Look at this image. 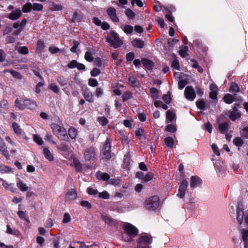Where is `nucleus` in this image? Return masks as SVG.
I'll return each mask as SVG.
<instances>
[{
  "label": "nucleus",
  "mask_w": 248,
  "mask_h": 248,
  "mask_svg": "<svg viewBox=\"0 0 248 248\" xmlns=\"http://www.w3.org/2000/svg\"><path fill=\"white\" fill-rule=\"evenodd\" d=\"M51 128L53 134L59 139L65 141L68 140L69 138L65 128L56 124H51Z\"/></svg>",
  "instance_id": "nucleus-1"
},
{
  "label": "nucleus",
  "mask_w": 248,
  "mask_h": 248,
  "mask_svg": "<svg viewBox=\"0 0 248 248\" xmlns=\"http://www.w3.org/2000/svg\"><path fill=\"white\" fill-rule=\"evenodd\" d=\"M145 204L148 210H155L160 206V199L157 196H152L145 201Z\"/></svg>",
  "instance_id": "nucleus-2"
},
{
  "label": "nucleus",
  "mask_w": 248,
  "mask_h": 248,
  "mask_svg": "<svg viewBox=\"0 0 248 248\" xmlns=\"http://www.w3.org/2000/svg\"><path fill=\"white\" fill-rule=\"evenodd\" d=\"M152 242L151 235L145 234L139 239L137 248H150L149 246Z\"/></svg>",
  "instance_id": "nucleus-3"
},
{
  "label": "nucleus",
  "mask_w": 248,
  "mask_h": 248,
  "mask_svg": "<svg viewBox=\"0 0 248 248\" xmlns=\"http://www.w3.org/2000/svg\"><path fill=\"white\" fill-rule=\"evenodd\" d=\"M110 34L112 39L108 38L107 42L110 43L111 46L115 48L120 47L123 44V42L121 40L118 34L113 31H110Z\"/></svg>",
  "instance_id": "nucleus-4"
},
{
  "label": "nucleus",
  "mask_w": 248,
  "mask_h": 248,
  "mask_svg": "<svg viewBox=\"0 0 248 248\" xmlns=\"http://www.w3.org/2000/svg\"><path fill=\"white\" fill-rule=\"evenodd\" d=\"M84 157L86 161H93L95 158V155L94 149L93 147H87L83 152Z\"/></svg>",
  "instance_id": "nucleus-5"
},
{
  "label": "nucleus",
  "mask_w": 248,
  "mask_h": 248,
  "mask_svg": "<svg viewBox=\"0 0 248 248\" xmlns=\"http://www.w3.org/2000/svg\"><path fill=\"white\" fill-rule=\"evenodd\" d=\"M124 230L127 234L131 237L136 236L138 233V229L130 223H126L124 225Z\"/></svg>",
  "instance_id": "nucleus-6"
},
{
  "label": "nucleus",
  "mask_w": 248,
  "mask_h": 248,
  "mask_svg": "<svg viewBox=\"0 0 248 248\" xmlns=\"http://www.w3.org/2000/svg\"><path fill=\"white\" fill-rule=\"evenodd\" d=\"M77 198V190L75 188L69 189L65 196V202L69 203H73Z\"/></svg>",
  "instance_id": "nucleus-7"
},
{
  "label": "nucleus",
  "mask_w": 248,
  "mask_h": 248,
  "mask_svg": "<svg viewBox=\"0 0 248 248\" xmlns=\"http://www.w3.org/2000/svg\"><path fill=\"white\" fill-rule=\"evenodd\" d=\"M184 94L186 98L190 101L193 100L196 97V93L192 86H187L185 90Z\"/></svg>",
  "instance_id": "nucleus-8"
},
{
  "label": "nucleus",
  "mask_w": 248,
  "mask_h": 248,
  "mask_svg": "<svg viewBox=\"0 0 248 248\" xmlns=\"http://www.w3.org/2000/svg\"><path fill=\"white\" fill-rule=\"evenodd\" d=\"M0 183L6 190L10 191L12 193H15L16 191L14 183H8L6 180L2 178L0 179Z\"/></svg>",
  "instance_id": "nucleus-9"
},
{
  "label": "nucleus",
  "mask_w": 248,
  "mask_h": 248,
  "mask_svg": "<svg viewBox=\"0 0 248 248\" xmlns=\"http://www.w3.org/2000/svg\"><path fill=\"white\" fill-rule=\"evenodd\" d=\"M116 10L114 7H109L107 10V13L109 18L115 22H119V19L117 16Z\"/></svg>",
  "instance_id": "nucleus-10"
},
{
  "label": "nucleus",
  "mask_w": 248,
  "mask_h": 248,
  "mask_svg": "<svg viewBox=\"0 0 248 248\" xmlns=\"http://www.w3.org/2000/svg\"><path fill=\"white\" fill-rule=\"evenodd\" d=\"M188 185V183L186 180H183L179 186V192L177 196L181 198H183L185 197V191Z\"/></svg>",
  "instance_id": "nucleus-11"
},
{
  "label": "nucleus",
  "mask_w": 248,
  "mask_h": 248,
  "mask_svg": "<svg viewBox=\"0 0 248 248\" xmlns=\"http://www.w3.org/2000/svg\"><path fill=\"white\" fill-rule=\"evenodd\" d=\"M22 15V12L19 9H16L9 14L8 17L12 20H16L18 19Z\"/></svg>",
  "instance_id": "nucleus-12"
},
{
  "label": "nucleus",
  "mask_w": 248,
  "mask_h": 248,
  "mask_svg": "<svg viewBox=\"0 0 248 248\" xmlns=\"http://www.w3.org/2000/svg\"><path fill=\"white\" fill-rule=\"evenodd\" d=\"M237 220L239 224H241L244 219V212L242 205L239 204L237 207Z\"/></svg>",
  "instance_id": "nucleus-13"
},
{
  "label": "nucleus",
  "mask_w": 248,
  "mask_h": 248,
  "mask_svg": "<svg viewBox=\"0 0 248 248\" xmlns=\"http://www.w3.org/2000/svg\"><path fill=\"white\" fill-rule=\"evenodd\" d=\"M24 109L28 108L30 109H34L36 107V102L29 99H26L23 101Z\"/></svg>",
  "instance_id": "nucleus-14"
},
{
  "label": "nucleus",
  "mask_w": 248,
  "mask_h": 248,
  "mask_svg": "<svg viewBox=\"0 0 248 248\" xmlns=\"http://www.w3.org/2000/svg\"><path fill=\"white\" fill-rule=\"evenodd\" d=\"M0 151L7 158L9 157V155L7 149V147L3 139L0 137Z\"/></svg>",
  "instance_id": "nucleus-15"
},
{
  "label": "nucleus",
  "mask_w": 248,
  "mask_h": 248,
  "mask_svg": "<svg viewBox=\"0 0 248 248\" xmlns=\"http://www.w3.org/2000/svg\"><path fill=\"white\" fill-rule=\"evenodd\" d=\"M226 114L233 121L241 117V114L236 111H229L227 113H226Z\"/></svg>",
  "instance_id": "nucleus-16"
},
{
  "label": "nucleus",
  "mask_w": 248,
  "mask_h": 248,
  "mask_svg": "<svg viewBox=\"0 0 248 248\" xmlns=\"http://www.w3.org/2000/svg\"><path fill=\"white\" fill-rule=\"evenodd\" d=\"M16 186L22 192H25L28 190V186H27V185L23 183V182L18 178L16 180Z\"/></svg>",
  "instance_id": "nucleus-17"
},
{
  "label": "nucleus",
  "mask_w": 248,
  "mask_h": 248,
  "mask_svg": "<svg viewBox=\"0 0 248 248\" xmlns=\"http://www.w3.org/2000/svg\"><path fill=\"white\" fill-rule=\"evenodd\" d=\"M82 21H84V16L82 14L75 12L72 17V21L73 22H79Z\"/></svg>",
  "instance_id": "nucleus-18"
},
{
  "label": "nucleus",
  "mask_w": 248,
  "mask_h": 248,
  "mask_svg": "<svg viewBox=\"0 0 248 248\" xmlns=\"http://www.w3.org/2000/svg\"><path fill=\"white\" fill-rule=\"evenodd\" d=\"M132 46L135 47L142 48L144 46V42L140 39H135L131 42Z\"/></svg>",
  "instance_id": "nucleus-19"
},
{
  "label": "nucleus",
  "mask_w": 248,
  "mask_h": 248,
  "mask_svg": "<svg viewBox=\"0 0 248 248\" xmlns=\"http://www.w3.org/2000/svg\"><path fill=\"white\" fill-rule=\"evenodd\" d=\"M143 66L148 70H151L154 66L153 62L149 60L144 58L141 60Z\"/></svg>",
  "instance_id": "nucleus-20"
},
{
  "label": "nucleus",
  "mask_w": 248,
  "mask_h": 248,
  "mask_svg": "<svg viewBox=\"0 0 248 248\" xmlns=\"http://www.w3.org/2000/svg\"><path fill=\"white\" fill-rule=\"evenodd\" d=\"M201 184V179L197 176H192L190 184V187L195 188Z\"/></svg>",
  "instance_id": "nucleus-21"
},
{
  "label": "nucleus",
  "mask_w": 248,
  "mask_h": 248,
  "mask_svg": "<svg viewBox=\"0 0 248 248\" xmlns=\"http://www.w3.org/2000/svg\"><path fill=\"white\" fill-rule=\"evenodd\" d=\"M43 154L45 157L49 161H52L54 160V156L52 153L47 148H44Z\"/></svg>",
  "instance_id": "nucleus-22"
},
{
  "label": "nucleus",
  "mask_w": 248,
  "mask_h": 248,
  "mask_svg": "<svg viewBox=\"0 0 248 248\" xmlns=\"http://www.w3.org/2000/svg\"><path fill=\"white\" fill-rule=\"evenodd\" d=\"M243 241L244 242L245 248H248V229L242 231Z\"/></svg>",
  "instance_id": "nucleus-23"
},
{
  "label": "nucleus",
  "mask_w": 248,
  "mask_h": 248,
  "mask_svg": "<svg viewBox=\"0 0 248 248\" xmlns=\"http://www.w3.org/2000/svg\"><path fill=\"white\" fill-rule=\"evenodd\" d=\"M102 219L106 223L110 226L115 225L116 223L115 220H113L112 218L107 216L102 215Z\"/></svg>",
  "instance_id": "nucleus-24"
},
{
  "label": "nucleus",
  "mask_w": 248,
  "mask_h": 248,
  "mask_svg": "<svg viewBox=\"0 0 248 248\" xmlns=\"http://www.w3.org/2000/svg\"><path fill=\"white\" fill-rule=\"evenodd\" d=\"M219 130L220 133H224L228 130V124L227 122H223L219 124Z\"/></svg>",
  "instance_id": "nucleus-25"
},
{
  "label": "nucleus",
  "mask_w": 248,
  "mask_h": 248,
  "mask_svg": "<svg viewBox=\"0 0 248 248\" xmlns=\"http://www.w3.org/2000/svg\"><path fill=\"white\" fill-rule=\"evenodd\" d=\"M224 101L227 104H231L235 101L234 96L231 94H226L223 97Z\"/></svg>",
  "instance_id": "nucleus-26"
},
{
  "label": "nucleus",
  "mask_w": 248,
  "mask_h": 248,
  "mask_svg": "<svg viewBox=\"0 0 248 248\" xmlns=\"http://www.w3.org/2000/svg\"><path fill=\"white\" fill-rule=\"evenodd\" d=\"M164 142L169 148H172L174 145V140L170 137H167L164 139Z\"/></svg>",
  "instance_id": "nucleus-27"
},
{
  "label": "nucleus",
  "mask_w": 248,
  "mask_h": 248,
  "mask_svg": "<svg viewBox=\"0 0 248 248\" xmlns=\"http://www.w3.org/2000/svg\"><path fill=\"white\" fill-rule=\"evenodd\" d=\"M97 176L103 181L108 180L110 178V176L107 173H102L100 171H98L97 173Z\"/></svg>",
  "instance_id": "nucleus-28"
},
{
  "label": "nucleus",
  "mask_w": 248,
  "mask_h": 248,
  "mask_svg": "<svg viewBox=\"0 0 248 248\" xmlns=\"http://www.w3.org/2000/svg\"><path fill=\"white\" fill-rule=\"evenodd\" d=\"M84 96L86 100L89 102L92 101V93L89 90H86L84 93Z\"/></svg>",
  "instance_id": "nucleus-29"
},
{
  "label": "nucleus",
  "mask_w": 248,
  "mask_h": 248,
  "mask_svg": "<svg viewBox=\"0 0 248 248\" xmlns=\"http://www.w3.org/2000/svg\"><path fill=\"white\" fill-rule=\"evenodd\" d=\"M150 92L152 94L153 99L156 100L158 98V91L155 88H152L150 89Z\"/></svg>",
  "instance_id": "nucleus-30"
},
{
  "label": "nucleus",
  "mask_w": 248,
  "mask_h": 248,
  "mask_svg": "<svg viewBox=\"0 0 248 248\" xmlns=\"http://www.w3.org/2000/svg\"><path fill=\"white\" fill-rule=\"evenodd\" d=\"M129 84L133 87H138L139 83L137 79L134 77H129L128 78Z\"/></svg>",
  "instance_id": "nucleus-31"
},
{
  "label": "nucleus",
  "mask_w": 248,
  "mask_h": 248,
  "mask_svg": "<svg viewBox=\"0 0 248 248\" xmlns=\"http://www.w3.org/2000/svg\"><path fill=\"white\" fill-rule=\"evenodd\" d=\"M110 148H111V140L107 138L105 141V143L103 146V148L102 149V151H110Z\"/></svg>",
  "instance_id": "nucleus-32"
},
{
  "label": "nucleus",
  "mask_w": 248,
  "mask_h": 248,
  "mask_svg": "<svg viewBox=\"0 0 248 248\" xmlns=\"http://www.w3.org/2000/svg\"><path fill=\"white\" fill-rule=\"evenodd\" d=\"M68 135L72 139H75L77 135V130L73 127H71L68 130Z\"/></svg>",
  "instance_id": "nucleus-33"
},
{
  "label": "nucleus",
  "mask_w": 248,
  "mask_h": 248,
  "mask_svg": "<svg viewBox=\"0 0 248 248\" xmlns=\"http://www.w3.org/2000/svg\"><path fill=\"white\" fill-rule=\"evenodd\" d=\"M175 116V113L170 110H168L166 112V118L170 122L174 120Z\"/></svg>",
  "instance_id": "nucleus-34"
},
{
  "label": "nucleus",
  "mask_w": 248,
  "mask_h": 248,
  "mask_svg": "<svg viewBox=\"0 0 248 248\" xmlns=\"http://www.w3.org/2000/svg\"><path fill=\"white\" fill-rule=\"evenodd\" d=\"M32 8V4L28 2L23 6L22 11L24 13H29L31 11Z\"/></svg>",
  "instance_id": "nucleus-35"
},
{
  "label": "nucleus",
  "mask_w": 248,
  "mask_h": 248,
  "mask_svg": "<svg viewBox=\"0 0 248 248\" xmlns=\"http://www.w3.org/2000/svg\"><path fill=\"white\" fill-rule=\"evenodd\" d=\"M12 127L14 129V131L16 134L18 135L21 134L22 130L16 123L14 122L13 123Z\"/></svg>",
  "instance_id": "nucleus-36"
},
{
  "label": "nucleus",
  "mask_w": 248,
  "mask_h": 248,
  "mask_svg": "<svg viewBox=\"0 0 248 248\" xmlns=\"http://www.w3.org/2000/svg\"><path fill=\"white\" fill-rule=\"evenodd\" d=\"M16 49L17 51L22 54L26 55L29 53L28 48L26 46H20L18 48H16Z\"/></svg>",
  "instance_id": "nucleus-37"
},
{
  "label": "nucleus",
  "mask_w": 248,
  "mask_h": 248,
  "mask_svg": "<svg viewBox=\"0 0 248 248\" xmlns=\"http://www.w3.org/2000/svg\"><path fill=\"white\" fill-rule=\"evenodd\" d=\"M57 147L59 150L62 151L69 152L70 150L69 146L64 143L62 144L60 146H58Z\"/></svg>",
  "instance_id": "nucleus-38"
},
{
  "label": "nucleus",
  "mask_w": 248,
  "mask_h": 248,
  "mask_svg": "<svg viewBox=\"0 0 248 248\" xmlns=\"http://www.w3.org/2000/svg\"><path fill=\"white\" fill-rule=\"evenodd\" d=\"M240 88L238 85L234 82H232L231 84L230 91L234 92H239Z\"/></svg>",
  "instance_id": "nucleus-39"
},
{
  "label": "nucleus",
  "mask_w": 248,
  "mask_h": 248,
  "mask_svg": "<svg viewBox=\"0 0 248 248\" xmlns=\"http://www.w3.org/2000/svg\"><path fill=\"white\" fill-rule=\"evenodd\" d=\"M102 158L105 159H109L111 157L110 151H102Z\"/></svg>",
  "instance_id": "nucleus-40"
},
{
  "label": "nucleus",
  "mask_w": 248,
  "mask_h": 248,
  "mask_svg": "<svg viewBox=\"0 0 248 248\" xmlns=\"http://www.w3.org/2000/svg\"><path fill=\"white\" fill-rule=\"evenodd\" d=\"M124 165L125 167L129 166L131 162V157L130 153H128L125 155V158H124Z\"/></svg>",
  "instance_id": "nucleus-41"
},
{
  "label": "nucleus",
  "mask_w": 248,
  "mask_h": 248,
  "mask_svg": "<svg viewBox=\"0 0 248 248\" xmlns=\"http://www.w3.org/2000/svg\"><path fill=\"white\" fill-rule=\"evenodd\" d=\"M171 66L173 69H177L179 71L180 70L179 62L177 59H174L173 60Z\"/></svg>",
  "instance_id": "nucleus-42"
},
{
  "label": "nucleus",
  "mask_w": 248,
  "mask_h": 248,
  "mask_svg": "<svg viewBox=\"0 0 248 248\" xmlns=\"http://www.w3.org/2000/svg\"><path fill=\"white\" fill-rule=\"evenodd\" d=\"M32 10L34 11H41L43 9V6L40 3H34L32 4Z\"/></svg>",
  "instance_id": "nucleus-43"
},
{
  "label": "nucleus",
  "mask_w": 248,
  "mask_h": 248,
  "mask_svg": "<svg viewBox=\"0 0 248 248\" xmlns=\"http://www.w3.org/2000/svg\"><path fill=\"white\" fill-rule=\"evenodd\" d=\"M85 59L89 62H92L93 60V54L90 51H87L85 55Z\"/></svg>",
  "instance_id": "nucleus-44"
},
{
  "label": "nucleus",
  "mask_w": 248,
  "mask_h": 248,
  "mask_svg": "<svg viewBox=\"0 0 248 248\" xmlns=\"http://www.w3.org/2000/svg\"><path fill=\"white\" fill-rule=\"evenodd\" d=\"M74 166L78 171H80L82 169V164L78 160L74 161Z\"/></svg>",
  "instance_id": "nucleus-45"
},
{
  "label": "nucleus",
  "mask_w": 248,
  "mask_h": 248,
  "mask_svg": "<svg viewBox=\"0 0 248 248\" xmlns=\"http://www.w3.org/2000/svg\"><path fill=\"white\" fill-rule=\"evenodd\" d=\"M0 107L1 108V111L2 110H6L8 108L7 101L5 100L1 101L0 103Z\"/></svg>",
  "instance_id": "nucleus-46"
},
{
  "label": "nucleus",
  "mask_w": 248,
  "mask_h": 248,
  "mask_svg": "<svg viewBox=\"0 0 248 248\" xmlns=\"http://www.w3.org/2000/svg\"><path fill=\"white\" fill-rule=\"evenodd\" d=\"M233 142L236 146H241L243 143V141L241 138L238 137L233 139Z\"/></svg>",
  "instance_id": "nucleus-47"
},
{
  "label": "nucleus",
  "mask_w": 248,
  "mask_h": 248,
  "mask_svg": "<svg viewBox=\"0 0 248 248\" xmlns=\"http://www.w3.org/2000/svg\"><path fill=\"white\" fill-rule=\"evenodd\" d=\"M98 121L102 126H105L108 123V119L105 117H99Z\"/></svg>",
  "instance_id": "nucleus-48"
},
{
  "label": "nucleus",
  "mask_w": 248,
  "mask_h": 248,
  "mask_svg": "<svg viewBox=\"0 0 248 248\" xmlns=\"http://www.w3.org/2000/svg\"><path fill=\"white\" fill-rule=\"evenodd\" d=\"M197 107L200 109H204L205 103L203 100H198L196 102Z\"/></svg>",
  "instance_id": "nucleus-49"
},
{
  "label": "nucleus",
  "mask_w": 248,
  "mask_h": 248,
  "mask_svg": "<svg viewBox=\"0 0 248 248\" xmlns=\"http://www.w3.org/2000/svg\"><path fill=\"white\" fill-rule=\"evenodd\" d=\"M162 99L166 104H170L171 102V97L170 92H168L167 94H164L162 97Z\"/></svg>",
  "instance_id": "nucleus-50"
},
{
  "label": "nucleus",
  "mask_w": 248,
  "mask_h": 248,
  "mask_svg": "<svg viewBox=\"0 0 248 248\" xmlns=\"http://www.w3.org/2000/svg\"><path fill=\"white\" fill-rule=\"evenodd\" d=\"M33 140L39 145H42L43 143L42 138L38 135H33Z\"/></svg>",
  "instance_id": "nucleus-51"
},
{
  "label": "nucleus",
  "mask_w": 248,
  "mask_h": 248,
  "mask_svg": "<svg viewBox=\"0 0 248 248\" xmlns=\"http://www.w3.org/2000/svg\"><path fill=\"white\" fill-rule=\"evenodd\" d=\"M132 97V94L130 92H126L123 95V100L124 101L128 100Z\"/></svg>",
  "instance_id": "nucleus-52"
},
{
  "label": "nucleus",
  "mask_w": 248,
  "mask_h": 248,
  "mask_svg": "<svg viewBox=\"0 0 248 248\" xmlns=\"http://www.w3.org/2000/svg\"><path fill=\"white\" fill-rule=\"evenodd\" d=\"M49 89L54 92L55 93H59L60 90L59 87L54 83H51L49 86Z\"/></svg>",
  "instance_id": "nucleus-53"
},
{
  "label": "nucleus",
  "mask_w": 248,
  "mask_h": 248,
  "mask_svg": "<svg viewBox=\"0 0 248 248\" xmlns=\"http://www.w3.org/2000/svg\"><path fill=\"white\" fill-rule=\"evenodd\" d=\"M57 81L62 86H65L67 84V81L63 77H59Z\"/></svg>",
  "instance_id": "nucleus-54"
},
{
  "label": "nucleus",
  "mask_w": 248,
  "mask_h": 248,
  "mask_svg": "<svg viewBox=\"0 0 248 248\" xmlns=\"http://www.w3.org/2000/svg\"><path fill=\"white\" fill-rule=\"evenodd\" d=\"M11 170V168L4 165L0 166V171L1 173H7Z\"/></svg>",
  "instance_id": "nucleus-55"
},
{
  "label": "nucleus",
  "mask_w": 248,
  "mask_h": 248,
  "mask_svg": "<svg viewBox=\"0 0 248 248\" xmlns=\"http://www.w3.org/2000/svg\"><path fill=\"white\" fill-rule=\"evenodd\" d=\"M88 84L92 87H96L98 85V82L95 78H90L89 79Z\"/></svg>",
  "instance_id": "nucleus-56"
},
{
  "label": "nucleus",
  "mask_w": 248,
  "mask_h": 248,
  "mask_svg": "<svg viewBox=\"0 0 248 248\" xmlns=\"http://www.w3.org/2000/svg\"><path fill=\"white\" fill-rule=\"evenodd\" d=\"M101 73L100 70L97 68H94L91 71V75L92 77H96Z\"/></svg>",
  "instance_id": "nucleus-57"
},
{
  "label": "nucleus",
  "mask_w": 248,
  "mask_h": 248,
  "mask_svg": "<svg viewBox=\"0 0 248 248\" xmlns=\"http://www.w3.org/2000/svg\"><path fill=\"white\" fill-rule=\"evenodd\" d=\"M124 31L126 33L129 34L133 32V28L131 25H125L124 26Z\"/></svg>",
  "instance_id": "nucleus-58"
},
{
  "label": "nucleus",
  "mask_w": 248,
  "mask_h": 248,
  "mask_svg": "<svg viewBox=\"0 0 248 248\" xmlns=\"http://www.w3.org/2000/svg\"><path fill=\"white\" fill-rule=\"evenodd\" d=\"M125 15L126 16L130 18L133 19L135 16V13L131 9H127L125 11Z\"/></svg>",
  "instance_id": "nucleus-59"
},
{
  "label": "nucleus",
  "mask_w": 248,
  "mask_h": 248,
  "mask_svg": "<svg viewBox=\"0 0 248 248\" xmlns=\"http://www.w3.org/2000/svg\"><path fill=\"white\" fill-rule=\"evenodd\" d=\"M79 43L76 40L73 41V46L71 48L70 50L73 53L76 52V49L78 47Z\"/></svg>",
  "instance_id": "nucleus-60"
},
{
  "label": "nucleus",
  "mask_w": 248,
  "mask_h": 248,
  "mask_svg": "<svg viewBox=\"0 0 248 248\" xmlns=\"http://www.w3.org/2000/svg\"><path fill=\"white\" fill-rule=\"evenodd\" d=\"M165 130L167 131L174 133L176 131V128L173 125L169 124L166 127Z\"/></svg>",
  "instance_id": "nucleus-61"
},
{
  "label": "nucleus",
  "mask_w": 248,
  "mask_h": 248,
  "mask_svg": "<svg viewBox=\"0 0 248 248\" xmlns=\"http://www.w3.org/2000/svg\"><path fill=\"white\" fill-rule=\"evenodd\" d=\"M80 205L87 209H91L92 208L91 204L87 201H82L80 202Z\"/></svg>",
  "instance_id": "nucleus-62"
},
{
  "label": "nucleus",
  "mask_w": 248,
  "mask_h": 248,
  "mask_svg": "<svg viewBox=\"0 0 248 248\" xmlns=\"http://www.w3.org/2000/svg\"><path fill=\"white\" fill-rule=\"evenodd\" d=\"M98 197L104 199H108L109 198V194L107 191H104L102 192L99 193Z\"/></svg>",
  "instance_id": "nucleus-63"
},
{
  "label": "nucleus",
  "mask_w": 248,
  "mask_h": 248,
  "mask_svg": "<svg viewBox=\"0 0 248 248\" xmlns=\"http://www.w3.org/2000/svg\"><path fill=\"white\" fill-rule=\"evenodd\" d=\"M153 177V174L152 172H148L146 174L145 177H144V181L145 182H147L152 179Z\"/></svg>",
  "instance_id": "nucleus-64"
}]
</instances>
